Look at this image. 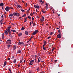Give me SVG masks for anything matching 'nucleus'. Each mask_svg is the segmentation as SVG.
<instances>
[{
  "instance_id": "42",
  "label": "nucleus",
  "mask_w": 73,
  "mask_h": 73,
  "mask_svg": "<svg viewBox=\"0 0 73 73\" xmlns=\"http://www.w3.org/2000/svg\"><path fill=\"white\" fill-rule=\"evenodd\" d=\"M31 62H34L35 61V60H33L31 61Z\"/></svg>"
},
{
  "instance_id": "25",
  "label": "nucleus",
  "mask_w": 73,
  "mask_h": 73,
  "mask_svg": "<svg viewBox=\"0 0 73 73\" xmlns=\"http://www.w3.org/2000/svg\"><path fill=\"white\" fill-rule=\"evenodd\" d=\"M11 31L13 32H16V31L15 30H11Z\"/></svg>"
},
{
  "instance_id": "18",
  "label": "nucleus",
  "mask_w": 73,
  "mask_h": 73,
  "mask_svg": "<svg viewBox=\"0 0 73 73\" xmlns=\"http://www.w3.org/2000/svg\"><path fill=\"white\" fill-rule=\"evenodd\" d=\"M17 53H21V50H18Z\"/></svg>"
},
{
  "instance_id": "53",
  "label": "nucleus",
  "mask_w": 73,
  "mask_h": 73,
  "mask_svg": "<svg viewBox=\"0 0 73 73\" xmlns=\"http://www.w3.org/2000/svg\"><path fill=\"white\" fill-rule=\"evenodd\" d=\"M3 17H4V15H2V16H1L2 18H3Z\"/></svg>"
},
{
  "instance_id": "11",
  "label": "nucleus",
  "mask_w": 73,
  "mask_h": 73,
  "mask_svg": "<svg viewBox=\"0 0 73 73\" xmlns=\"http://www.w3.org/2000/svg\"><path fill=\"white\" fill-rule=\"evenodd\" d=\"M6 44H11V42H6Z\"/></svg>"
},
{
  "instance_id": "21",
  "label": "nucleus",
  "mask_w": 73,
  "mask_h": 73,
  "mask_svg": "<svg viewBox=\"0 0 73 73\" xmlns=\"http://www.w3.org/2000/svg\"><path fill=\"white\" fill-rule=\"evenodd\" d=\"M13 14H10L9 15V17H12V16H13Z\"/></svg>"
},
{
  "instance_id": "33",
  "label": "nucleus",
  "mask_w": 73,
  "mask_h": 73,
  "mask_svg": "<svg viewBox=\"0 0 73 73\" xmlns=\"http://www.w3.org/2000/svg\"><path fill=\"white\" fill-rule=\"evenodd\" d=\"M21 10L22 12H25V11L23 9H21Z\"/></svg>"
},
{
  "instance_id": "20",
  "label": "nucleus",
  "mask_w": 73,
  "mask_h": 73,
  "mask_svg": "<svg viewBox=\"0 0 73 73\" xmlns=\"http://www.w3.org/2000/svg\"><path fill=\"white\" fill-rule=\"evenodd\" d=\"M24 29H25V28H24V27H22L21 30H22V31H23V30H24Z\"/></svg>"
},
{
  "instance_id": "6",
  "label": "nucleus",
  "mask_w": 73,
  "mask_h": 73,
  "mask_svg": "<svg viewBox=\"0 0 73 73\" xmlns=\"http://www.w3.org/2000/svg\"><path fill=\"white\" fill-rule=\"evenodd\" d=\"M4 33H5V34L6 35H8V32H7V31H5Z\"/></svg>"
},
{
  "instance_id": "35",
  "label": "nucleus",
  "mask_w": 73,
  "mask_h": 73,
  "mask_svg": "<svg viewBox=\"0 0 73 73\" xmlns=\"http://www.w3.org/2000/svg\"><path fill=\"white\" fill-rule=\"evenodd\" d=\"M42 12H43V13H45V11H44V10H42Z\"/></svg>"
},
{
  "instance_id": "37",
  "label": "nucleus",
  "mask_w": 73,
  "mask_h": 73,
  "mask_svg": "<svg viewBox=\"0 0 73 73\" xmlns=\"http://www.w3.org/2000/svg\"><path fill=\"white\" fill-rule=\"evenodd\" d=\"M28 18H29V19H31V17L29 16H28Z\"/></svg>"
},
{
  "instance_id": "64",
  "label": "nucleus",
  "mask_w": 73,
  "mask_h": 73,
  "mask_svg": "<svg viewBox=\"0 0 73 73\" xmlns=\"http://www.w3.org/2000/svg\"><path fill=\"white\" fill-rule=\"evenodd\" d=\"M56 29H59V28H56Z\"/></svg>"
},
{
  "instance_id": "45",
  "label": "nucleus",
  "mask_w": 73,
  "mask_h": 73,
  "mask_svg": "<svg viewBox=\"0 0 73 73\" xmlns=\"http://www.w3.org/2000/svg\"><path fill=\"white\" fill-rule=\"evenodd\" d=\"M33 26H35V23H33Z\"/></svg>"
},
{
  "instance_id": "38",
  "label": "nucleus",
  "mask_w": 73,
  "mask_h": 73,
  "mask_svg": "<svg viewBox=\"0 0 73 73\" xmlns=\"http://www.w3.org/2000/svg\"><path fill=\"white\" fill-rule=\"evenodd\" d=\"M9 72H12V71H11V68H9Z\"/></svg>"
},
{
  "instance_id": "48",
  "label": "nucleus",
  "mask_w": 73,
  "mask_h": 73,
  "mask_svg": "<svg viewBox=\"0 0 73 73\" xmlns=\"http://www.w3.org/2000/svg\"><path fill=\"white\" fill-rule=\"evenodd\" d=\"M32 20H34V18H33V17H32Z\"/></svg>"
},
{
  "instance_id": "12",
  "label": "nucleus",
  "mask_w": 73,
  "mask_h": 73,
  "mask_svg": "<svg viewBox=\"0 0 73 73\" xmlns=\"http://www.w3.org/2000/svg\"><path fill=\"white\" fill-rule=\"evenodd\" d=\"M20 14L18 13H16V15L17 16H19Z\"/></svg>"
},
{
  "instance_id": "62",
  "label": "nucleus",
  "mask_w": 73,
  "mask_h": 73,
  "mask_svg": "<svg viewBox=\"0 0 73 73\" xmlns=\"http://www.w3.org/2000/svg\"><path fill=\"white\" fill-rule=\"evenodd\" d=\"M54 49H55V48H52V50H54Z\"/></svg>"
},
{
  "instance_id": "63",
  "label": "nucleus",
  "mask_w": 73,
  "mask_h": 73,
  "mask_svg": "<svg viewBox=\"0 0 73 73\" xmlns=\"http://www.w3.org/2000/svg\"><path fill=\"white\" fill-rule=\"evenodd\" d=\"M36 12H37V9H36Z\"/></svg>"
},
{
  "instance_id": "13",
  "label": "nucleus",
  "mask_w": 73,
  "mask_h": 73,
  "mask_svg": "<svg viewBox=\"0 0 73 73\" xmlns=\"http://www.w3.org/2000/svg\"><path fill=\"white\" fill-rule=\"evenodd\" d=\"M43 49L44 50H46V49L45 48V47H44V45H43L42 46Z\"/></svg>"
},
{
  "instance_id": "47",
  "label": "nucleus",
  "mask_w": 73,
  "mask_h": 73,
  "mask_svg": "<svg viewBox=\"0 0 73 73\" xmlns=\"http://www.w3.org/2000/svg\"><path fill=\"white\" fill-rule=\"evenodd\" d=\"M39 70H40V69H39V68H38L37 69V70H38V71Z\"/></svg>"
},
{
  "instance_id": "3",
  "label": "nucleus",
  "mask_w": 73,
  "mask_h": 73,
  "mask_svg": "<svg viewBox=\"0 0 73 73\" xmlns=\"http://www.w3.org/2000/svg\"><path fill=\"white\" fill-rule=\"evenodd\" d=\"M18 45H21V44H22V45H24V43H23V42L19 41L18 42Z\"/></svg>"
},
{
  "instance_id": "50",
  "label": "nucleus",
  "mask_w": 73,
  "mask_h": 73,
  "mask_svg": "<svg viewBox=\"0 0 73 73\" xmlns=\"http://www.w3.org/2000/svg\"><path fill=\"white\" fill-rule=\"evenodd\" d=\"M58 32L59 33H60V30H58Z\"/></svg>"
},
{
  "instance_id": "24",
  "label": "nucleus",
  "mask_w": 73,
  "mask_h": 73,
  "mask_svg": "<svg viewBox=\"0 0 73 73\" xmlns=\"http://www.w3.org/2000/svg\"><path fill=\"white\" fill-rule=\"evenodd\" d=\"M16 13H13V16H16Z\"/></svg>"
},
{
  "instance_id": "2",
  "label": "nucleus",
  "mask_w": 73,
  "mask_h": 73,
  "mask_svg": "<svg viewBox=\"0 0 73 73\" xmlns=\"http://www.w3.org/2000/svg\"><path fill=\"white\" fill-rule=\"evenodd\" d=\"M10 9V7H8L7 6L6 7V8H5V10L7 11V12H8L9 11V9Z\"/></svg>"
},
{
  "instance_id": "27",
  "label": "nucleus",
  "mask_w": 73,
  "mask_h": 73,
  "mask_svg": "<svg viewBox=\"0 0 73 73\" xmlns=\"http://www.w3.org/2000/svg\"><path fill=\"white\" fill-rule=\"evenodd\" d=\"M37 32H38V30H36L34 32L36 33H37Z\"/></svg>"
},
{
  "instance_id": "49",
  "label": "nucleus",
  "mask_w": 73,
  "mask_h": 73,
  "mask_svg": "<svg viewBox=\"0 0 73 73\" xmlns=\"http://www.w3.org/2000/svg\"><path fill=\"white\" fill-rule=\"evenodd\" d=\"M29 73H32V72L30 71L29 72Z\"/></svg>"
},
{
  "instance_id": "7",
  "label": "nucleus",
  "mask_w": 73,
  "mask_h": 73,
  "mask_svg": "<svg viewBox=\"0 0 73 73\" xmlns=\"http://www.w3.org/2000/svg\"><path fill=\"white\" fill-rule=\"evenodd\" d=\"M2 38L3 39L4 38V33H3L2 35Z\"/></svg>"
},
{
  "instance_id": "60",
  "label": "nucleus",
  "mask_w": 73,
  "mask_h": 73,
  "mask_svg": "<svg viewBox=\"0 0 73 73\" xmlns=\"http://www.w3.org/2000/svg\"><path fill=\"white\" fill-rule=\"evenodd\" d=\"M23 62V61H22V60H21V61H20V62L21 63V62Z\"/></svg>"
},
{
  "instance_id": "58",
  "label": "nucleus",
  "mask_w": 73,
  "mask_h": 73,
  "mask_svg": "<svg viewBox=\"0 0 73 73\" xmlns=\"http://www.w3.org/2000/svg\"><path fill=\"white\" fill-rule=\"evenodd\" d=\"M31 21H32V24H33V21L32 20Z\"/></svg>"
},
{
  "instance_id": "31",
  "label": "nucleus",
  "mask_w": 73,
  "mask_h": 73,
  "mask_svg": "<svg viewBox=\"0 0 73 73\" xmlns=\"http://www.w3.org/2000/svg\"><path fill=\"white\" fill-rule=\"evenodd\" d=\"M46 9H48V6H46Z\"/></svg>"
},
{
  "instance_id": "19",
  "label": "nucleus",
  "mask_w": 73,
  "mask_h": 73,
  "mask_svg": "<svg viewBox=\"0 0 73 73\" xmlns=\"http://www.w3.org/2000/svg\"><path fill=\"white\" fill-rule=\"evenodd\" d=\"M17 6L20 8H22V7H21V6H20V5H17Z\"/></svg>"
},
{
  "instance_id": "23",
  "label": "nucleus",
  "mask_w": 73,
  "mask_h": 73,
  "mask_svg": "<svg viewBox=\"0 0 73 73\" xmlns=\"http://www.w3.org/2000/svg\"><path fill=\"white\" fill-rule=\"evenodd\" d=\"M36 34V33H35V32H33V34H32L33 35H35Z\"/></svg>"
},
{
  "instance_id": "28",
  "label": "nucleus",
  "mask_w": 73,
  "mask_h": 73,
  "mask_svg": "<svg viewBox=\"0 0 73 73\" xmlns=\"http://www.w3.org/2000/svg\"><path fill=\"white\" fill-rule=\"evenodd\" d=\"M13 48H14V50H15V49H16V46H14L13 47Z\"/></svg>"
},
{
  "instance_id": "41",
  "label": "nucleus",
  "mask_w": 73,
  "mask_h": 73,
  "mask_svg": "<svg viewBox=\"0 0 73 73\" xmlns=\"http://www.w3.org/2000/svg\"><path fill=\"white\" fill-rule=\"evenodd\" d=\"M3 20H1V21H0V23H1L2 22H3Z\"/></svg>"
},
{
  "instance_id": "16",
  "label": "nucleus",
  "mask_w": 73,
  "mask_h": 73,
  "mask_svg": "<svg viewBox=\"0 0 73 73\" xmlns=\"http://www.w3.org/2000/svg\"><path fill=\"white\" fill-rule=\"evenodd\" d=\"M39 1L40 2V3H42V4H43L44 3V1H42L41 0H39Z\"/></svg>"
},
{
  "instance_id": "51",
  "label": "nucleus",
  "mask_w": 73,
  "mask_h": 73,
  "mask_svg": "<svg viewBox=\"0 0 73 73\" xmlns=\"http://www.w3.org/2000/svg\"><path fill=\"white\" fill-rule=\"evenodd\" d=\"M27 5H28V3H26V7H27Z\"/></svg>"
},
{
  "instance_id": "55",
  "label": "nucleus",
  "mask_w": 73,
  "mask_h": 73,
  "mask_svg": "<svg viewBox=\"0 0 73 73\" xmlns=\"http://www.w3.org/2000/svg\"><path fill=\"white\" fill-rule=\"evenodd\" d=\"M46 5L47 6H48V4L46 3Z\"/></svg>"
},
{
  "instance_id": "54",
  "label": "nucleus",
  "mask_w": 73,
  "mask_h": 73,
  "mask_svg": "<svg viewBox=\"0 0 73 73\" xmlns=\"http://www.w3.org/2000/svg\"><path fill=\"white\" fill-rule=\"evenodd\" d=\"M55 62H57V60H54V61Z\"/></svg>"
},
{
  "instance_id": "36",
  "label": "nucleus",
  "mask_w": 73,
  "mask_h": 73,
  "mask_svg": "<svg viewBox=\"0 0 73 73\" xmlns=\"http://www.w3.org/2000/svg\"><path fill=\"white\" fill-rule=\"evenodd\" d=\"M12 59H13L14 58V56H12V57H11Z\"/></svg>"
},
{
  "instance_id": "30",
  "label": "nucleus",
  "mask_w": 73,
  "mask_h": 73,
  "mask_svg": "<svg viewBox=\"0 0 73 73\" xmlns=\"http://www.w3.org/2000/svg\"><path fill=\"white\" fill-rule=\"evenodd\" d=\"M7 42H11V40L9 39L7 40Z\"/></svg>"
},
{
  "instance_id": "46",
  "label": "nucleus",
  "mask_w": 73,
  "mask_h": 73,
  "mask_svg": "<svg viewBox=\"0 0 73 73\" xmlns=\"http://www.w3.org/2000/svg\"><path fill=\"white\" fill-rule=\"evenodd\" d=\"M50 38V36H49L47 38H48V39H49V38Z\"/></svg>"
},
{
  "instance_id": "26",
  "label": "nucleus",
  "mask_w": 73,
  "mask_h": 73,
  "mask_svg": "<svg viewBox=\"0 0 73 73\" xmlns=\"http://www.w3.org/2000/svg\"><path fill=\"white\" fill-rule=\"evenodd\" d=\"M27 17L25 18V21H24V23H26V22H27Z\"/></svg>"
},
{
  "instance_id": "10",
  "label": "nucleus",
  "mask_w": 73,
  "mask_h": 73,
  "mask_svg": "<svg viewBox=\"0 0 73 73\" xmlns=\"http://www.w3.org/2000/svg\"><path fill=\"white\" fill-rule=\"evenodd\" d=\"M29 64L30 65H33V62H32L31 61H30Z\"/></svg>"
},
{
  "instance_id": "39",
  "label": "nucleus",
  "mask_w": 73,
  "mask_h": 73,
  "mask_svg": "<svg viewBox=\"0 0 73 73\" xmlns=\"http://www.w3.org/2000/svg\"><path fill=\"white\" fill-rule=\"evenodd\" d=\"M7 46L8 48H9L11 46V45H8Z\"/></svg>"
},
{
  "instance_id": "57",
  "label": "nucleus",
  "mask_w": 73,
  "mask_h": 73,
  "mask_svg": "<svg viewBox=\"0 0 73 73\" xmlns=\"http://www.w3.org/2000/svg\"><path fill=\"white\" fill-rule=\"evenodd\" d=\"M2 9H3V10H4V7H2Z\"/></svg>"
},
{
  "instance_id": "22",
  "label": "nucleus",
  "mask_w": 73,
  "mask_h": 73,
  "mask_svg": "<svg viewBox=\"0 0 73 73\" xmlns=\"http://www.w3.org/2000/svg\"><path fill=\"white\" fill-rule=\"evenodd\" d=\"M13 62H14V63H15V62H16V59H15L14 60V61H13Z\"/></svg>"
},
{
  "instance_id": "59",
  "label": "nucleus",
  "mask_w": 73,
  "mask_h": 73,
  "mask_svg": "<svg viewBox=\"0 0 73 73\" xmlns=\"http://www.w3.org/2000/svg\"><path fill=\"white\" fill-rule=\"evenodd\" d=\"M44 46H45V45H46V44L44 43Z\"/></svg>"
},
{
  "instance_id": "61",
  "label": "nucleus",
  "mask_w": 73,
  "mask_h": 73,
  "mask_svg": "<svg viewBox=\"0 0 73 73\" xmlns=\"http://www.w3.org/2000/svg\"><path fill=\"white\" fill-rule=\"evenodd\" d=\"M18 67H20V65H18Z\"/></svg>"
},
{
  "instance_id": "29",
  "label": "nucleus",
  "mask_w": 73,
  "mask_h": 73,
  "mask_svg": "<svg viewBox=\"0 0 73 73\" xmlns=\"http://www.w3.org/2000/svg\"><path fill=\"white\" fill-rule=\"evenodd\" d=\"M26 14H24V15L22 16V17H24L26 16Z\"/></svg>"
},
{
  "instance_id": "8",
  "label": "nucleus",
  "mask_w": 73,
  "mask_h": 73,
  "mask_svg": "<svg viewBox=\"0 0 73 73\" xmlns=\"http://www.w3.org/2000/svg\"><path fill=\"white\" fill-rule=\"evenodd\" d=\"M23 35V34H22V33H20L18 34V36H21V35Z\"/></svg>"
},
{
  "instance_id": "1",
  "label": "nucleus",
  "mask_w": 73,
  "mask_h": 73,
  "mask_svg": "<svg viewBox=\"0 0 73 73\" xmlns=\"http://www.w3.org/2000/svg\"><path fill=\"white\" fill-rule=\"evenodd\" d=\"M11 28V27L10 26L9 27H8L7 28V31L8 32V33H9V34H11V31L10 30V29Z\"/></svg>"
},
{
  "instance_id": "44",
  "label": "nucleus",
  "mask_w": 73,
  "mask_h": 73,
  "mask_svg": "<svg viewBox=\"0 0 73 73\" xmlns=\"http://www.w3.org/2000/svg\"><path fill=\"white\" fill-rule=\"evenodd\" d=\"M31 16H32V15H33V13H31V14H30Z\"/></svg>"
},
{
  "instance_id": "43",
  "label": "nucleus",
  "mask_w": 73,
  "mask_h": 73,
  "mask_svg": "<svg viewBox=\"0 0 73 73\" xmlns=\"http://www.w3.org/2000/svg\"><path fill=\"white\" fill-rule=\"evenodd\" d=\"M44 44H46V41H44Z\"/></svg>"
},
{
  "instance_id": "14",
  "label": "nucleus",
  "mask_w": 73,
  "mask_h": 73,
  "mask_svg": "<svg viewBox=\"0 0 73 73\" xmlns=\"http://www.w3.org/2000/svg\"><path fill=\"white\" fill-rule=\"evenodd\" d=\"M42 19L41 20V21H44V17H42Z\"/></svg>"
},
{
  "instance_id": "17",
  "label": "nucleus",
  "mask_w": 73,
  "mask_h": 73,
  "mask_svg": "<svg viewBox=\"0 0 73 73\" xmlns=\"http://www.w3.org/2000/svg\"><path fill=\"white\" fill-rule=\"evenodd\" d=\"M3 5H4V3H1L0 4V7L3 6Z\"/></svg>"
},
{
  "instance_id": "52",
  "label": "nucleus",
  "mask_w": 73,
  "mask_h": 73,
  "mask_svg": "<svg viewBox=\"0 0 73 73\" xmlns=\"http://www.w3.org/2000/svg\"><path fill=\"white\" fill-rule=\"evenodd\" d=\"M31 24H32V22H30V25H31Z\"/></svg>"
},
{
  "instance_id": "40",
  "label": "nucleus",
  "mask_w": 73,
  "mask_h": 73,
  "mask_svg": "<svg viewBox=\"0 0 73 73\" xmlns=\"http://www.w3.org/2000/svg\"><path fill=\"white\" fill-rule=\"evenodd\" d=\"M53 35V33L52 32H51L50 33V35Z\"/></svg>"
},
{
  "instance_id": "5",
  "label": "nucleus",
  "mask_w": 73,
  "mask_h": 73,
  "mask_svg": "<svg viewBox=\"0 0 73 73\" xmlns=\"http://www.w3.org/2000/svg\"><path fill=\"white\" fill-rule=\"evenodd\" d=\"M57 36L58 38H61V35H60V34L58 35H57Z\"/></svg>"
},
{
  "instance_id": "4",
  "label": "nucleus",
  "mask_w": 73,
  "mask_h": 73,
  "mask_svg": "<svg viewBox=\"0 0 73 73\" xmlns=\"http://www.w3.org/2000/svg\"><path fill=\"white\" fill-rule=\"evenodd\" d=\"M34 7L35 8H37V9H39V8H40V7H39V6H38L35 5Z\"/></svg>"
},
{
  "instance_id": "15",
  "label": "nucleus",
  "mask_w": 73,
  "mask_h": 73,
  "mask_svg": "<svg viewBox=\"0 0 73 73\" xmlns=\"http://www.w3.org/2000/svg\"><path fill=\"white\" fill-rule=\"evenodd\" d=\"M7 64V62H6V61H5L4 63V65L3 66V67H4L6 65V64Z\"/></svg>"
},
{
  "instance_id": "34",
  "label": "nucleus",
  "mask_w": 73,
  "mask_h": 73,
  "mask_svg": "<svg viewBox=\"0 0 73 73\" xmlns=\"http://www.w3.org/2000/svg\"><path fill=\"white\" fill-rule=\"evenodd\" d=\"M30 10V9H28L27 11V12H29Z\"/></svg>"
},
{
  "instance_id": "32",
  "label": "nucleus",
  "mask_w": 73,
  "mask_h": 73,
  "mask_svg": "<svg viewBox=\"0 0 73 73\" xmlns=\"http://www.w3.org/2000/svg\"><path fill=\"white\" fill-rule=\"evenodd\" d=\"M40 62V59L38 58V62Z\"/></svg>"
},
{
  "instance_id": "9",
  "label": "nucleus",
  "mask_w": 73,
  "mask_h": 73,
  "mask_svg": "<svg viewBox=\"0 0 73 73\" xmlns=\"http://www.w3.org/2000/svg\"><path fill=\"white\" fill-rule=\"evenodd\" d=\"M25 33L26 35H28V32L27 31H25Z\"/></svg>"
},
{
  "instance_id": "56",
  "label": "nucleus",
  "mask_w": 73,
  "mask_h": 73,
  "mask_svg": "<svg viewBox=\"0 0 73 73\" xmlns=\"http://www.w3.org/2000/svg\"><path fill=\"white\" fill-rule=\"evenodd\" d=\"M8 60H10V58H8Z\"/></svg>"
}]
</instances>
